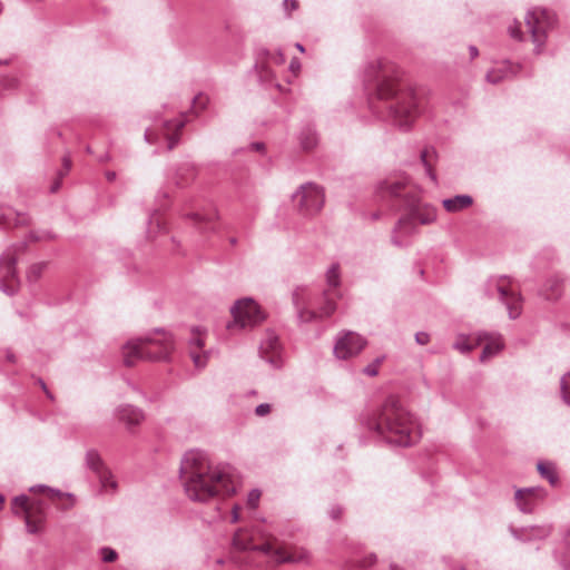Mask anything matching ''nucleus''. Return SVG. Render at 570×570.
I'll return each instance as SVG.
<instances>
[{"mask_svg": "<svg viewBox=\"0 0 570 570\" xmlns=\"http://www.w3.org/2000/svg\"><path fill=\"white\" fill-rule=\"evenodd\" d=\"M365 89L372 112L407 130L419 114L413 90L406 88L395 65L376 60L365 71Z\"/></svg>", "mask_w": 570, "mask_h": 570, "instance_id": "f257e3e1", "label": "nucleus"}, {"mask_svg": "<svg viewBox=\"0 0 570 570\" xmlns=\"http://www.w3.org/2000/svg\"><path fill=\"white\" fill-rule=\"evenodd\" d=\"M179 472L185 492L193 501L207 502L215 497L230 495L236 491L233 469L224 464L214 465L204 451L186 452Z\"/></svg>", "mask_w": 570, "mask_h": 570, "instance_id": "f03ea898", "label": "nucleus"}, {"mask_svg": "<svg viewBox=\"0 0 570 570\" xmlns=\"http://www.w3.org/2000/svg\"><path fill=\"white\" fill-rule=\"evenodd\" d=\"M370 431L390 444L411 446L421 438L415 416L395 396H389L381 409L366 421Z\"/></svg>", "mask_w": 570, "mask_h": 570, "instance_id": "7ed1b4c3", "label": "nucleus"}, {"mask_svg": "<svg viewBox=\"0 0 570 570\" xmlns=\"http://www.w3.org/2000/svg\"><path fill=\"white\" fill-rule=\"evenodd\" d=\"M375 194L381 199H395L393 206L406 208L409 216L413 217L415 223L430 225L436 220V209L429 204L421 203L401 179L389 178L379 183Z\"/></svg>", "mask_w": 570, "mask_h": 570, "instance_id": "20e7f679", "label": "nucleus"}, {"mask_svg": "<svg viewBox=\"0 0 570 570\" xmlns=\"http://www.w3.org/2000/svg\"><path fill=\"white\" fill-rule=\"evenodd\" d=\"M342 292L324 289L314 295L307 287H297L292 294L293 304L299 323H311L331 317L337 308Z\"/></svg>", "mask_w": 570, "mask_h": 570, "instance_id": "39448f33", "label": "nucleus"}, {"mask_svg": "<svg viewBox=\"0 0 570 570\" xmlns=\"http://www.w3.org/2000/svg\"><path fill=\"white\" fill-rule=\"evenodd\" d=\"M174 348L173 336L161 333L158 337L130 340L122 346L124 363L135 365L138 361H169Z\"/></svg>", "mask_w": 570, "mask_h": 570, "instance_id": "423d86ee", "label": "nucleus"}, {"mask_svg": "<svg viewBox=\"0 0 570 570\" xmlns=\"http://www.w3.org/2000/svg\"><path fill=\"white\" fill-rule=\"evenodd\" d=\"M233 544L239 550L262 552L276 563H304L309 559L308 552L303 548H275L271 542L254 544L243 531L235 533Z\"/></svg>", "mask_w": 570, "mask_h": 570, "instance_id": "0eeeda50", "label": "nucleus"}, {"mask_svg": "<svg viewBox=\"0 0 570 570\" xmlns=\"http://www.w3.org/2000/svg\"><path fill=\"white\" fill-rule=\"evenodd\" d=\"M484 294L489 298H495L501 302L508 311L511 320H515L522 312V298L520 294L512 288L507 276L490 277L484 284Z\"/></svg>", "mask_w": 570, "mask_h": 570, "instance_id": "6e6552de", "label": "nucleus"}, {"mask_svg": "<svg viewBox=\"0 0 570 570\" xmlns=\"http://www.w3.org/2000/svg\"><path fill=\"white\" fill-rule=\"evenodd\" d=\"M292 200L302 217L312 218L320 214L324 207V189L315 183H305L296 189Z\"/></svg>", "mask_w": 570, "mask_h": 570, "instance_id": "1a4fd4ad", "label": "nucleus"}, {"mask_svg": "<svg viewBox=\"0 0 570 570\" xmlns=\"http://www.w3.org/2000/svg\"><path fill=\"white\" fill-rule=\"evenodd\" d=\"M525 23L534 43V51L540 53L544 47L548 32L556 27V14L544 8H533L528 11Z\"/></svg>", "mask_w": 570, "mask_h": 570, "instance_id": "9d476101", "label": "nucleus"}, {"mask_svg": "<svg viewBox=\"0 0 570 570\" xmlns=\"http://www.w3.org/2000/svg\"><path fill=\"white\" fill-rule=\"evenodd\" d=\"M186 122L187 116L185 114L174 120L159 119L154 128L146 129L145 139L149 144L157 142L159 140L158 129L160 127L161 136L166 139L168 149L171 150L178 144V131Z\"/></svg>", "mask_w": 570, "mask_h": 570, "instance_id": "9b49d317", "label": "nucleus"}, {"mask_svg": "<svg viewBox=\"0 0 570 570\" xmlns=\"http://www.w3.org/2000/svg\"><path fill=\"white\" fill-rule=\"evenodd\" d=\"M234 323L228 328L239 326L240 328L252 327L264 320V314L259 306L252 298H243L235 303L232 308Z\"/></svg>", "mask_w": 570, "mask_h": 570, "instance_id": "f8f14e48", "label": "nucleus"}, {"mask_svg": "<svg viewBox=\"0 0 570 570\" xmlns=\"http://www.w3.org/2000/svg\"><path fill=\"white\" fill-rule=\"evenodd\" d=\"M365 337L353 331H342L334 344V355L340 360H348L358 355L366 346Z\"/></svg>", "mask_w": 570, "mask_h": 570, "instance_id": "ddd939ff", "label": "nucleus"}, {"mask_svg": "<svg viewBox=\"0 0 570 570\" xmlns=\"http://www.w3.org/2000/svg\"><path fill=\"white\" fill-rule=\"evenodd\" d=\"M16 263L17 259L11 249L0 256V291L7 295H13L19 288Z\"/></svg>", "mask_w": 570, "mask_h": 570, "instance_id": "4468645a", "label": "nucleus"}, {"mask_svg": "<svg viewBox=\"0 0 570 570\" xmlns=\"http://www.w3.org/2000/svg\"><path fill=\"white\" fill-rule=\"evenodd\" d=\"M206 332L200 327H194L188 340V350L194 365L202 370L207 365L212 351L204 350Z\"/></svg>", "mask_w": 570, "mask_h": 570, "instance_id": "2eb2a0df", "label": "nucleus"}, {"mask_svg": "<svg viewBox=\"0 0 570 570\" xmlns=\"http://www.w3.org/2000/svg\"><path fill=\"white\" fill-rule=\"evenodd\" d=\"M547 493L543 488L531 487L518 489L514 493V500L518 509L522 513L534 512L538 504L543 501Z\"/></svg>", "mask_w": 570, "mask_h": 570, "instance_id": "dca6fc26", "label": "nucleus"}, {"mask_svg": "<svg viewBox=\"0 0 570 570\" xmlns=\"http://www.w3.org/2000/svg\"><path fill=\"white\" fill-rule=\"evenodd\" d=\"M86 465L98 476L104 489L115 490L117 488V482L114 480L111 472L96 450L87 451Z\"/></svg>", "mask_w": 570, "mask_h": 570, "instance_id": "f3484780", "label": "nucleus"}, {"mask_svg": "<svg viewBox=\"0 0 570 570\" xmlns=\"http://www.w3.org/2000/svg\"><path fill=\"white\" fill-rule=\"evenodd\" d=\"M259 354L267 363L274 367H279L282 364V345L278 336L272 330L266 331L264 338L259 345Z\"/></svg>", "mask_w": 570, "mask_h": 570, "instance_id": "a211bd4d", "label": "nucleus"}, {"mask_svg": "<svg viewBox=\"0 0 570 570\" xmlns=\"http://www.w3.org/2000/svg\"><path fill=\"white\" fill-rule=\"evenodd\" d=\"M417 233L416 223L409 214L401 217L393 229L392 243L397 247H406L411 244L412 237Z\"/></svg>", "mask_w": 570, "mask_h": 570, "instance_id": "6ab92c4d", "label": "nucleus"}, {"mask_svg": "<svg viewBox=\"0 0 570 570\" xmlns=\"http://www.w3.org/2000/svg\"><path fill=\"white\" fill-rule=\"evenodd\" d=\"M553 532V524L544 523L537 525H529L522 528H511V534L514 539L522 542H530L535 540H544Z\"/></svg>", "mask_w": 570, "mask_h": 570, "instance_id": "aec40b11", "label": "nucleus"}, {"mask_svg": "<svg viewBox=\"0 0 570 570\" xmlns=\"http://www.w3.org/2000/svg\"><path fill=\"white\" fill-rule=\"evenodd\" d=\"M484 347L480 355V361L485 362L489 358L495 356L499 352L502 351L504 344L502 341V336L495 332H480L475 334V344H483Z\"/></svg>", "mask_w": 570, "mask_h": 570, "instance_id": "412c9836", "label": "nucleus"}, {"mask_svg": "<svg viewBox=\"0 0 570 570\" xmlns=\"http://www.w3.org/2000/svg\"><path fill=\"white\" fill-rule=\"evenodd\" d=\"M115 416L120 422L125 423L129 431L140 425L145 420L144 411L131 404H122L117 406L115 410Z\"/></svg>", "mask_w": 570, "mask_h": 570, "instance_id": "4be33fe9", "label": "nucleus"}, {"mask_svg": "<svg viewBox=\"0 0 570 570\" xmlns=\"http://www.w3.org/2000/svg\"><path fill=\"white\" fill-rule=\"evenodd\" d=\"M520 70L518 65L504 61L487 72V81L493 85L500 83L502 80L515 76Z\"/></svg>", "mask_w": 570, "mask_h": 570, "instance_id": "5701e85b", "label": "nucleus"}, {"mask_svg": "<svg viewBox=\"0 0 570 570\" xmlns=\"http://www.w3.org/2000/svg\"><path fill=\"white\" fill-rule=\"evenodd\" d=\"M28 223V215L18 213L10 207H3L0 205V226L11 227L26 225Z\"/></svg>", "mask_w": 570, "mask_h": 570, "instance_id": "b1692460", "label": "nucleus"}, {"mask_svg": "<svg viewBox=\"0 0 570 570\" xmlns=\"http://www.w3.org/2000/svg\"><path fill=\"white\" fill-rule=\"evenodd\" d=\"M563 293V278L559 275H553L544 283L541 295L549 301L558 299Z\"/></svg>", "mask_w": 570, "mask_h": 570, "instance_id": "393cba45", "label": "nucleus"}, {"mask_svg": "<svg viewBox=\"0 0 570 570\" xmlns=\"http://www.w3.org/2000/svg\"><path fill=\"white\" fill-rule=\"evenodd\" d=\"M189 217L195 222V224L199 225L202 230H213L215 228V220L217 218L216 209L212 208L204 213H191Z\"/></svg>", "mask_w": 570, "mask_h": 570, "instance_id": "a878e982", "label": "nucleus"}, {"mask_svg": "<svg viewBox=\"0 0 570 570\" xmlns=\"http://www.w3.org/2000/svg\"><path fill=\"white\" fill-rule=\"evenodd\" d=\"M473 203V199L469 195H456L452 198L443 199L442 205L449 213H458L468 207Z\"/></svg>", "mask_w": 570, "mask_h": 570, "instance_id": "bb28decb", "label": "nucleus"}, {"mask_svg": "<svg viewBox=\"0 0 570 570\" xmlns=\"http://www.w3.org/2000/svg\"><path fill=\"white\" fill-rule=\"evenodd\" d=\"M196 177V167L194 164L186 161L181 164L175 174V184L179 187H184L189 184Z\"/></svg>", "mask_w": 570, "mask_h": 570, "instance_id": "cd10ccee", "label": "nucleus"}, {"mask_svg": "<svg viewBox=\"0 0 570 570\" xmlns=\"http://www.w3.org/2000/svg\"><path fill=\"white\" fill-rule=\"evenodd\" d=\"M326 291L341 292V267L338 263H333L325 273Z\"/></svg>", "mask_w": 570, "mask_h": 570, "instance_id": "c85d7f7f", "label": "nucleus"}, {"mask_svg": "<svg viewBox=\"0 0 570 570\" xmlns=\"http://www.w3.org/2000/svg\"><path fill=\"white\" fill-rule=\"evenodd\" d=\"M298 140L304 150H311L317 145L318 138L315 129L312 126H306L301 130Z\"/></svg>", "mask_w": 570, "mask_h": 570, "instance_id": "c756f323", "label": "nucleus"}, {"mask_svg": "<svg viewBox=\"0 0 570 570\" xmlns=\"http://www.w3.org/2000/svg\"><path fill=\"white\" fill-rule=\"evenodd\" d=\"M478 346L479 344H475V335H459L453 344V347L463 354L473 351Z\"/></svg>", "mask_w": 570, "mask_h": 570, "instance_id": "7c9ffc66", "label": "nucleus"}, {"mask_svg": "<svg viewBox=\"0 0 570 570\" xmlns=\"http://www.w3.org/2000/svg\"><path fill=\"white\" fill-rule=\"evenodd\" d=\"M46 267H47V264L45 262L32 264L27 272L28 281L30 283L37 282L41 277Z\"/></svg>", "mask_w": 570, "mask_h": 570, "instance_id": "2f4dec72", "label": "nucleus"}, {"mask_svg": "<svg viewBox=\"0 0 570 570\" xmlns=\"http://www.w3.org/2000/svg\"><path fill=\"white\" fill-rule=\"evenodd\" d=\"M538 471L541 474V476H543L550 482V484L554 485L558 482V476L552 465L540 462L538 463Z\"/></svg>", "mask_w": 570, "mask_h": 570, "instance_id": "473e14b6", "label": "nucleus"}, {"mask_svg": "<svg viewBox=\"0 0 570 570\" xmlns=\"http://www.w3.org/2000/svg\"><path fill=\"white\" fill-rule=\"evenodd\" d=\"M28 497L26 494L17 495L12 500V511L14 514L28 513Z\"/></svg>", "mask_w": 570, "mask_h": 570, "instance_id": "72a5a7b5", "label": "nucleus"}, {"mask_svg": "<svg viewBox=\"0 0 570 570\" xmlns=\"http://www.w3.org/2000/svg\"><path fill=\"white\" fill-rule=\"evenodd\" d=\"M24 522L27 531L31 534L38 533L41 529L42 518L38 517L33 519V517L28 512L24 514Z\"/></svg>", "mask_w": 570, "mask_h": 570, "instance_id": "f704fd0d", "label": "nucleus"}, {"mask_svg": "<svg viewBox=\"0 0 570 570\" xmlns=\"http://www.w3.org/2000/svg\"><path fill=\"white\" fill-rule=\"evenodd\" d=\"M561 397L567 405H570V372L560 380Z\"/></svg>", "mask_w": 570, "mask_h": 570, "instance_id": "c9c22d12", "label": "nucleus"}, {"mask_svg": "<svg viewBox=\"0 0 570 570\" xmlns=\"http://www.w3.org/2000/svg\"><path fill=\"white\" fill-rule=\"evenodd\" d=\"M433 154H434V150L424 149L421 153V160L424 164L425 173L429 175L431 180L435 183L436 181V175L433 173L432 166H431L430 159H429Z\"/></svg>", "mask_w": 570, "mask_h": 570, "instance_id": "e433bc0d", "label": "nucleus"}, {"mask_svg": "<svg viewBox=\"0 0 570 570\" xmlns=\"http://www.w3.org/2000/svg\"><path fill=\"white\" fill-rule=\"evenodd\" d=\"M385 360V356L376 357L371 364L366 365L363 370V373L368 376H376L379 374V367Z\"/></svg>", "mask_w": 570, "mask_h": 570, "instance_id": "4c0bfd02", "label": "nucleus"}, {"mask_svg": "<svg viewBox=\"0 0 570 570\" xmlns=\"http://www.w3.org/2000/svg\"><path fill=\"white\" fill-rule=\"evenodd\" d=\"M99 556L104 562H114L118 558L116 550L104 547L99 550Z\"/></svg>", "mask_w": 570, "mask_h": 570, "instance_id": "58836bf2", "label": "nucleus"}, {"mask_svg": "<svg viewBox=\"0 0 570 570\" xmlns=\"http://www.w3.org/2000/svg\"><path fill=\"white\" fill-rule=\"evenodd\" d=\"M29 490L31 492H36V491L47 492L50 498H59L62 495V493L59 490L51 489L43 484L31 487Z\"/></svg>", "mask_w": 570, "mask_h": 570, "instance_id": "ea45409f", "label": "nucleus"}, {"mask_svg": "<svg viewBox=\"0 0 570 570\" xmlns=\"http://www.w3.org/2000/svg\"><path fill=\"white\" fill-rule=\"evenodd\" d=\"M261 499V491L257 490V489H254L252 490L249 493H248V497H247V504L250 507V508H256L257 504H258V501Z\"/></svg>", "mask_w": 570, "mask_h": 570, "instance_id": "a19ab883", "label": "nucleus"}, {"mask_svg": "<svg viewBox=\"0 0 570 570\" xmlns=\"http://www.w3.org/2000/svg\"><path fill=\"white\" fill-rule=\"evenodd\" d=\"M207 101H208V98L203 94L195 96L193 99V109L194 110L204 109Z\"/></svg>", "mask_w": 570, "mask_h": 570, "instance_id": "79ce46f5", "label": "nucleus"}, {"mask_svg": "<svg viewBox=\"0 0 570 570\" xmlns=\"http://www.w3.org/2000/svg\"><path fill=\"white\" fill-rule=\"evenodd\" d=\"M271 412V405L268 403H262L256 406L255 413L258 416H265Z\"/></svg>", "mask_w": 570, "mask_h": 570, "instance_id": "37998d69", "label": "nucleus"}, {"mask_svg": "<svg viewBox=\"0 0 570 570\" xmlns=\"http://www.w3.org/2000/svg\"><path fill=\"white\" fill-rule=\"evenodd\" d=\"M415 341L420 345H426L430 342V335L426 332H417L415 334Z\"/></svg>", "mask_w": 570, "mask_h": 570, "instance_id": "c03bdc74", "label": "nucleus"}, {"mask_svg": "<svg viewBox=\"0 0 570 570\" xmlns=\"http://www.w3.org/2000/svg\"><path fill=\"white\" fill-rule=\"evenodd\" d=\"M283 8L285 12L289 14L291 11L296 10L298 8V2L296 0H284Z\"/></svg>", "mask_w": 570, "mask_h": 570, "instance_id": "a18cd8bd", "label": "nucleus"}, {"mask_svg": "<svg viewBox=\"0 0 570 570\" xmlns=\"http://www.w3.org/2000/svg\"><path fill=\"white\" fill-rule=\"evenodd\" d=\"M154 226H155L157 229H159V230H160V228H161V224H160V222H159V219H158V217H157L156 215H151V216L149 217V220H148V234H149V235L151 234V228H153Z\"/></svg>", "mask_w": 570, "mask_h": 570, "instance_id": "49530a36", "label": "nucleus"}, {"mask_svg": "<svg viewBox=\"0 0 570 570\" xmlns=\"http://www.w3.org/2000/svg\"><path fill=\"white\" fill-rule=\"evenodd\" d=\"M1 83L4 89H12L17 86V79L13 77H4Z\"/></svg>", "mask_w": 570, "mask_h": 570, "instance_id": "de8ad7c7", "label": "nucleus"}, {"mask_svg": "<svg viewBox=\"0 0 570 570\" xmlns=\"http://www.w3.org/2000/svg\"><path fill=\"white\" fill-rule=\"evenodd\" d=\"M509 35L511 36V38L520 40L521 39L520 26L519 24L510 26Z\"/></svg>", "mask_w": 570, "mask_h": 570, "instance_id": "09e8293b", "label": "nucleus"}, {"mask_svg": "<svg viewBox=\"0 0 570 570\" xmlns=\"http://www.w3.org/2000/svg\"><path fill=\"white\" fill-rule=\"evenodd\" d=\"M376 562V556L375 554H368L361 561V567L366 568L371 567Z\"/></svg>", "mask_w": 570, "mask_h": 570, "instance_id": "8fccbe9b", "label": "nucleus"}, {"mask_svg": "<svg viewBox=\"0 0 570 570\" xmlns=\"http://www.w3.org/2000/svg\"><path fill=\"white\" fill-rule=\"evenodd\" d=\"M342 514V508L338 507V505H334L331 508L330 510V517L333 519V520H337Z\"/></svg>", "mask_w": 570, "mask_h": 570, "instance_id": "3c124183", "label": "nucleus"}, {"mask_svg": "<svg viewBox=\"0 0 570 570\" xmlns=\"http://www.w3.org/2000/svg\"><path fill=\"white\" fill-rule=\"evenodd\" d=\"M0 353H3L6 360L9 362V363H14L16 362V355L10 351V350H3V351H0Z\"/></svg>", "mask_w": 570, "mask_h": 570, "instance_id": "603ef678", "label": "nucleus"}, {"mask_svg": "<svg viewBox=\"0 0 570 570\" xmlns=\"http://www.w3.org/2000/svg\"><path fill=\"white\" fill-rule=\"evenodd\" d=\"M252 150L263 153L265 150V145L263 142H253L248 147Z\"/></svg>", "mask_w": 570, "mask_h": 570, "instance_id": "864d4df0", "label": "nucleus"}, {"mask_svg": "<svg viewBox=\"0 0 570 570\" xmlns=\"http://www.w3.org/2000/svg\"><path fill=\"white\" fill-rule=\"evenodd\" d=\"M50 235L49 234H45V233H41V234H37V233H31L30 234V238L32 240H42V239H46V238H49Z\"/></svg>", "mask_w": 570, "mask_h": 570, "instance_id": "5fc2aeb1", "label": "nucleus"}, {"mask_svg": "<svg viewBox=\"0 0 570 570\" xmlns=\"http://www.w3.org/2000/svg\"><path fill=\"white\" fill-rule=\"evenodd\" d=\"M38 383L40 385V387L43 390V392L46 393V395L50 399V400H53V395L50 393V391L48 390L46 383L43 382V380L39 379L38 380Z\"/></svg>", "mask_w": 570, "mask_h": 570, "instance_id": "6e6d98bb", "label": "nucleus"}, {"mask_svg": "<svg viewBox=\"0 0 570 570\" xmlns=\"http://www.w3.org/2000/svg\"><path fill=\"white\" fill-rule=\"evenodd\" d=\"M289 68H291V70H292L293 72H296V71H297V70H299V68H301V63H299V61H298L297 59H293V60L291 61Z\"/></svg>", "mask_w": 570, "mask_h": 570, "instance_id": "4d7b16f0", "label": "nucleus"}, {"mask_svg": "<svg viewBox=\"0 0 570 570\" xmlns=\"http://www.w3.org/2000/svg\"><path fill=\"white\" fill-rule=\"evenodd\" d=\"M62 165H63L65 173H68L69 169L71 168V160H70V158L69 157H63Z\"/></svg>", "mask_w": 570, "mask_h": 570, "instance_id": "13d9d810", "label": "nucleus"}, {"mask_svg": "<svg viewBox=\"0 0 570 570\" xmlns=\"http://www.w3.org/2000/svg\"><path fill=\"white\" fill-rule=\"evenodd\" d=\"M469 52H470V57L471 59H474L479 56V50L475 46H470L469 47Z\"/></svg>", "mask_w": 570, "mask_h": 570, "instance_id": "bf43d9fd", "label": "nucleus"}, {"mask_svg": "<svg viewBox=\"0 0 570 570\" xmlns=\"http://www.w3.org/2000/svg\"><path fill=\"white\" fill-rule=\"evenodd\" d=\"M239 519V515H238V508L237 507H234L233 509V517H232V522H237Z\"/></svg>", "mask_w": 570, "mask_h": 570, "instance_id": "052dcab7", "label": "nucleus"}, {"mask_svg": "<svg viewBox=\"0 0 570 570\" xmlns=\"http://www.w3.org/2000/svg\"><path fill=\"white\" fill-rule=\"evenodd\" d=\"M106 178L109 180V181H112L116 179V173L115 171H107L106 173Z\"/></svg>", "mask_w": 570, "mask_h": 570, "instance_id": "680f3d73", "label": "nucleus"}, {"mask_svg": "<svg viewBox=\"0 0 570 570\" xmlns=\"http://www.w3.org/2000/svg\"><path fill=\"white\" fill-rule=\"evenodd\" d=\"M275 61H276L277 63H283V62L285 61V57H284V55H283L282 52H278V53H277V57L275 58Z\"/></svg>", "mask_w": 570, "mask_h": 570, "instance_id": "e2e57ef3", "label": "nucleus"}, {"mask_svg": "<svg viewBox=\"0 0 570 570\" xmlns=\"http://www.w3.org/2000/svg\"><path fill=\"white\" fill-rule=\"evenodd\" d=\"M295 47H296V49H297L298 51H301V52H304V51H305L304 46H303L302 43H299V42H297V43L295 45Z\"/></svg>", "mask_w": 570, "mask_h": 570, "instance_id": "0e129e2a", "label": "nucleus"}, {"mask_svg": "<svg viewBox=\"0 0 570 570\" xmlns=\"http://www.w3.org/2000/svg\"><path fill=\"white\" fill-rule=\"evenodd\" d=\"M4 504V497L0 493V510H2Z\"/></svg>", "mask_w": 570, "mask_h": 570, "instance_id": "69168bd1", "label": "nucleus"}, {"mask_svg": "<svg viewBox=\"0 0 570 570\" xmlns=\"http://www.w3.org/2000/svg\"><path fill=\"white\" fill-rule=\"evenodd\" d=\"M59 188V183H55L51 187V191L55 193Z\"/></svg>", "mask_w": 570, "mask_h": 570, "instance_id": "338daca9", "label": "nucleus"}, {"mask_svg": "<svg viewBox=\"0 0 570 570\" xmlns=\"http://www.w3.org/2000/svg\"><path fill=\"white\" fill-rule=\"evenodd\" d=\"M391 570H399V568L395 564H391Z\"/></svg>", "mask_w": 570, "mask_h": 570, "instance_id": "774afa93", "label": "nucleus"}]
</instances>
